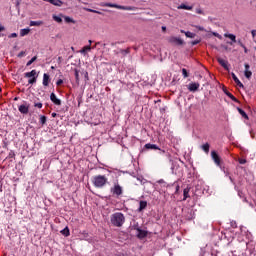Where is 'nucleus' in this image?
Returning <instances> with one entry per match:
<instances>
[{"label":"nucleus","instance_id":"9d476101","mask_svg":"<svg viewBox=\"0 0 256 256\" xmlns=\"http://www.w3.org/2000/svg\"><path fill=\"white\" fill-rule=\"evenodd\" d=\"M211 157L216 165H221V157H219V154L215 150L211 152Z\"/></svg>","mask_w":256,"mask_h":256},{"label":"nucleus","instance_id":"bb28decb","mask_svg":"<svg viewBox=\"0 0 256 256\" xmlns=\"http://www.w3.org/2000/svg\"><path fill=\"white\" fill-rule=\"evenodd\" d=\"M237 111H238V113H240V114H241V116H242L244 119H249V116L247 115V113H246V112H244V110H243V109H241V108H237Z\"/></svg>","mask_w":256,"mask_h":256},{"label":"nucleus","instance_id":"49530a36","mask_svg":"<svg viewBox=\"0 0 256 256\" xmlns=\"http://www.w3.org/2000/svg\"><path fill=\"white\" fill-rule=\"evenodd\" d=\"M213 35H214V37H217L218 39H221V36L219 35V33L214 32Z\"/></svg>","mask_w":256,"mask_h":256},{"label":"nucleus","instance_id":"f704fd0d","mask_svg":"<svg viewBox=\"0 0 256 256\" xmlns=\"http://www.w3.org/2000/svg\"><path fill=\"white\" fill-rule=\"evenodd\" d=\"M74 75H75L76 83L79 85V71L77 69L74 70Z\"/></svg>","mask_w":256,"mask_h":256},{"label":"nucleus","instance_id":"6ab92c4d","mask_svg":"<svg viewBox=\"0 0 256 256\" xmlns=\"http://www.w3.org/2000/svg\"><path fill=\"white\" fill-rule=\"evenodd\" d=\"M48 3H51V5H55L56 7H61L63 5V1L61 0H44Z\"/></svg>","mask_w":256,"mask_h":256},{"label":"nucleus","instance_id":"c85d7f7f","mask_svg":"<svg viewBox=\"0 0 256 256\" xmlns=\"http://www.w3.org/2000/svg\"><path fill=\"white\" fill-rule=\"evenodd\" d=\"M52 19H54L56 23H63V19L61 18V16L53 15Z\"/></svg>","mask_w":256,"mask_h":256},{"label":"nucleus","instance_id":"0e129e2a","mask_svg":"<svg viewBox=\"0 0 256 256\" xmlns=\"http://www.w3.org/2000/svg\"><path fill=\"white\" fill-rule=\"evenodd\" d=\"M1 91H2V89H1V87H0V93H1Z\"/></svg>","mask_w":256,"mask_h":256},{"label":"nucleus","instance_id":"473e14b6","mask_svg":"<svg viewBox=\"0 0 256 256\" xmlns=\"http://www.w3.org/2000/svg\"><path fill=\"white\" fill-rule=\"evenodd\" d=\"M185 36L188 37L189 39H194L195 33L187 31L185 32Z\"/></svg>","mask_w":256,"mask_h":256},{"label":"nucleus","instance_id":"864d4df0","mask_svg":"<svg viewBox=\"0 0 256 256\" xmlns=\"http://www.w3.org/2000/svg\"><path fill=\"white\" fill-rule=\"evenodd\" d=\"M2 31H5V27L0 25V33H2Z\"/></svg>","mask_w":256,"mask_h":256},{"label":"nucleus","instance_id":"f3484780","mask_svg":"<svg viewBox=\"0 0 256 256\" xmlns=\"http://www.w3.org/2000/svg\"><path fill=\"white\" fill-rule=\"evenodd\" d=\"M189 191H191V187L187 186L184 190H183V201H187V199H189V197H191L189 195Z\"/></svg>","mask_w":256,"mask_h":256},{"label":"nucleus","instance_id":"13d9d810","mask_svg":"<svg viewBox=\"0 0 256 256\" xmlns=\"http://www.w3.org/2000/svg\"><path fill=\"white\" fill-rule=\"evenodd\" d=\"M52 117H57V113L53 112Z\"/></svg>","mask_w":256,"mask_h":256},{"label":"nucleus","instance_id":"2f4dec72","mask_svg":"<svg viewBox=\"0 0 256 256\" xmlns=\"http://www.w3.org/2000/svg\"><path fill=\"white\" fill-rule=\"evenodd\" d=\"M6 159H15V151L10 150L8 156L6 157Z\"/></svg>","mask_w":256,"mask_h":256},{"label":"nucleus","instance_id":"6e6d98bb","mask_svg":"<svg viewBox=\"0 0 256 256\" xmlns=\"http://www.w3.org/2000/svg\"><path fill=\"white\" fill-rule=\"evenodd\" d=\"M118 256H129V255L124 254V253H120V254H118Z\"/></svg>","mask_w":256,"mask_h":256},{"label":"nucleus","instance_id":"9b49d317","mask_svg":"<svg viewBox=\"0 0 256 256\" xmlns=\"http://www.w3.org/2000/svg\"><path fill=\"white\" fill-rule=\"evenodd\" d=\"M49 83H51V76H49V74L47 73H44L42 84L44 85V87H49Z\"/></svg>","mask_w":256,"mask_h":256},{"label":"nucleus","instance_id":"ddd939ff","mask_svg":"<svg viewBox=\"0 0 256 256\" xmlns=\"http://www.w3.org/2000/svg\"><path fill=\"white\" fill-rule=\"evenodd\" d=\"M50 100L52 101V103H54V105H61V100L57 98V95H55V93L53 92L50 94Z\"/></svg>","mask_w":256,"mask_h":256},{"label":"nucleus","instance_id":"7c9ffc66","mask_svg":"<svg viewBox=\"0 0 256 256\" xmlns=\"http://www.w3.org/2000/svg\"><path fill=\"white\" fill-rule=\"evenodd\" d=\"M64 21H65L66 23H73V24L76 23L75 20H74L73 18L69 17V16H65V17H64Z\"/></svg>","mask_w":256,"mask_h":256},{"label":"nucleus","instance_id":"37998d69","mask_svg":"<svg viewBox=\"0 0 256 256\" xmlns=\"http://www.w3.org/2000/svg\"><path fill=\"white\" fill-rule=\"evenodd\" d=\"M236 42H238V45H240V47H245V44H243V41H241V39H238Z\"/></svg>","mask_w":256,"mask_h":256},{"label":"nucleus","instance_id":"a211bd4d","mask_svg":"<svg viewBox=\"0 0 256 256\" xmlns=\"http://www.w3.org/2000/svg\"><path fill=\"white\" fill-rule=\"evenodd\" d=\"M144 209H147V201L141 200L139 202L138 213H141V211H144Z\"/></svg>","mask_w":256,"mask_h":256},{"label":"nucleus","instance_id":"e2e57ef3","mask_svg":"<svg viewBox=\"0 0 256 256\" xmlns=\"http://www.w3.org/2000/svg\"><path fill=\"white\" fill-rule=\"evenodd\" d=\"M95 47H97V45H95V46H93V47H91L92 49H95Z\"/></svg>","mask_w":256,"mask_h":256},{"label":"nucleus","instance_id":"dca6fc26","mask_svg":"<svg viewBox=\"0 0 256 256\" xmlns=\"http://www.w3.org/2000/svg\"><path fill=\"white\" fill-rule=\"evenodd\" d=\"M138 234L137 237L138 239H145L147 237V231L141 230V228H137Z\"/></svg>","mask_w":256,"mask_h":256},{"label":"nucleus","instance_id":"c756f323","mask_svg":"<svg viewBox=\"0 0 256 256\" xmlns=\"http://www.w3.org/2000/svg\"><path fill=\"white\" fill-rule=\"evenodd\" d=\"M120 53L125 57V55H129V53H131V49L130 48H127L125 50L120 49Z\"/></svg>","mask_w":256,"mask_h":256},{"label":"nucleus","instance_id":"bf43d9fd","mask_svg":"<svg viewBox=\"0 0 256 256\" xmlns=\"http://www.w3.org/2000/svg\"><path fill=\"white\" fill-rule=\"evenodd\" d=\"M88 43H89V45H90V47H91V43H93V41L89 40Z\"/></svg>","mask_w":256,"mask_h":256},{"label":"nucleus","instance_id":"052dcab7","mask_svg":"<svg viewBox=\"0 0 256 256\" xmlns=\"http://www.w3.org/2000/svg\"><path fill=\"white\" fill-rule=\"evenodd\" d=\"M180 33H184L185 34L186 32H185V30H180Z\"/></svg>","mask_w":256,"mask_h":256},{"label":"nucleus","instance_id":"4c0bfd02","mask_svg":"<svg viewBox=\"0 0 256 256\" xmlns=\"http://www.w3.org/2000/svg\"><path fill=\"white\" fill-rule=\"evenodd\" d=\"M34 107H37V109H43V103L41 102L34 103Z\"/></svg>","mask_w":256,"mask_h":256},{"label":"nucleus","instance_id":"72a5a7b5","mask_svg":"<svg viewBox=\"0 0 256 256\" xmlns=\"http://www.w3.org/2000/svg\"><path fill=\"white\" fill-rule=\"evenodd\" d=\"M209 148H210L209 143H205L204 145H202V149H203L204 152H206V153H209Z\"/></svg>","mask_w":256,"mask_h":256},{"label":"nucleus","instance_id":"cd10ccee","mask_svg":"<svg viewBox=\"0 0 256 256\" xmlns=\"http://www.w3.org/2000/svg\"><path fill=\"white\" fill-rule=\"evenodd\" d=\"M35 61H37V56L32 57L31 60H29L26 63V67H31V65H33V63H35Z\"/></svg>","mask_w":256,"mask_h":256},{"label":"nucleus","instance_id":"c9c22d12","mask_svg":"<svg viewBox=\"0 0 256 256\" xmlns=\"http://www.w3.org/2000/svg\"><path fill=\"white\" fill-rule=\"evenodd\" d=\"M40 123L41 125H45V123H47V117L46 116H40Z\"/></svg>","mask_w":256,"mask_h":256},{"label":"nucleus","instance_id":"a878e982","mask_svg":"<svg viewBox=\"0 0 256 256\" xmlns=\"http://www.w3.org/2000/svg\"><path fill=\"white\" fill-rule=\"evenodd\" d=\"M31 30L29 29V28H24V29H21L20 30V36L21 37H25V35H29V32H30Z\"/></svg>","mask_w":256,"mask_h":256},{"label":"nucleus","instance_id":"de8ad7c7","mask_svg":"<svg viewBox=\"0 0 256 256\" xmlns=\"http://www.w3.org/2000/svg\"><path fill=\"white\" fill-rule=\"evenodd\" d=\"M9 37L12 38V39H14L15 37H17V33H12V34H10Z\"/></svg>","mask_w":256,"mask_h":256},{"label":"nucleus","instance_id":"e433bc0d","mask_svg":"<svg viewBox=\"0 0 256 256\" xmlns=\"http://www.w3.org/2000/svg\"><path fill=\"white\" fill-rule=\"evenodd\" d=\"M182 75H183L184 79H187V77H189V72H187V69H185V68L182 69Z\"/></svg>","mask_w":256,"mask_h":256},{"label":"nucleus","instance_id":"c03bdc74","mask_svg":"<svg viewBox=\"0 0 256 256\" xmlns=\"http://www.w3.org/2000/svg\"><path fill=\"white\" fill-rule=\"evenodd\" d=\"M26 55V52L25 51H21L19 54H18V57L21 58V57H25Z\"/></svg>","mask_w":256,"mask_h":256},{"label":"nucleus","instance_id":"39448f33","mask_svg":"<svg viewBox=\"0 0 256 256\" xmlns=\"http://www.w3.org/2000/svg\"><path fill=\"white\" fill-rule=\"evenodd\" d=\"M29 107H30L29 103L24 101L23 104L18 107V111H20L22 115H27L29 113Z\"/></svg>","mask_w":256,"mask_h":256},{"label":"nucleus","instance_id":"4d7b16f0","mask_svg":"<svg viewBox=\"0 0 256 256\" xmlns=\"http://www.w3.org/2000/svg\"><path fill=\"white\" fill-rule=\"evenodd\" d=\"M162 31H167V27L162 26Z\"/></svg>","mask_w":256,"mask_h":256},{"label":"nucleus","instance_id":"2eb2a0df","mask_svg":"<svg viewBox=\"0 0 256 256\" xmlns=\"http://www.w3.org/2000/svg\"><path fill=\"white\" fill-rule=\"evenodd\" d=\"M223 91H224L225 95H227V97H229V99H231L232 101H234V103H239V100H238L236 97H234V95L231 94V92L227 91L226 88L223 89Z\"/></svg>","mask_w":256,"mask_h":256},{"label":"nucleus","instance_id":"f03ea898","mask_svg":"<svg viewBox=\"0 0 256 256\" xmlns=\"http://www.w3.org/2000/svg\"><path fill=\"white\" fill-rule=\"evenodd\" d=\"M110 222L114 227H123L125 215L121 212H116L110 216Z\"/></svg>","mask_w":256,"mask_h":256},{"label":"nucleus","instance_id":"09e8293b","mask_svg":"<svg viewBox=\"0 0 256 256\" xmlns=\"http://www.w3.org/2000/svg\"><path fill=\"white\" fill-rule=\"evenodd\" d=\"M251 35H252V37H256V30H252Z\"/></svg>","mask_w":256,"mask_h":256},{"label":"nucleus","instance_id":"4468645a","mask_svg":"<svg viewBox=\"0 0 256 256\" xmlns=\"http://www.w3.org/2000/svg\"><path fill=\"white\" fill-rule=\"evenodd\" d=\"M232 79H233V81L236 83V85L238 86V87H240L241 89H244V85H243V83L239 80V78L237 77V75H235V73H232Z\"/></svg>","mask_w":256,"mask_h":256},{"label":"nucleus","instance_id":"aec40b11","mask_svg":"<svg viewBox=\"0 0 256 256\" xmlns=\"http://www.w3.org/2000/svg\"><path fill=\"white\" fill-rule=\"evenodd\" d=\"M224 37H226L227 39H230L232 43H237V36H235V34L225 33Z\"/></svg>","mask_w":256,"mask_h":256},{"label":"nucleus","instance_id":"0eeeda50","mask_svg":"<svg viewBox=\"0 0 256 256\" xmlns=\"http://www.w3.org/2000/svg\"><path fill=\"white\" fill-rule=\"evenodd\" d=\"M199 87H201V84H199V82H192L188 85V91L195 93V91H199Z\"/></svg>","mask_w":256,"mask_h":256},{"label":"nucleus","instance_id":"ea45409f","mask_svg":"<svg viewBox=\"0 0 256 256\" xmlns=\"http://www.w3.org/2000/svg\"><path fill=\"white\" fill-rule=\"evenodd\" d=\"M238 163H239L240 165H245V163H247V160H246V159H243V158H240V159H238Z\"/></svg>","mask_w":256,"mask_h":256},{"label":"nucleus","instance_id":"79ce46f5","mask_svg":"<svg viewBox=\"0 0 256 256\" xmlns=\"http://www.w3.org/2000/svg\"><path fill=\"white\" fill-rule=\"evenodd\" d=\"M56 85H57V87L63 85V79L57 80Z\"/></svg>","mask_w":256,"mask_h":256},{"label":"nucleus","instance_id":"58836bf2","mask_svg":"<svg viewBox=\"0 0 256 256\" xmlns=\"http://www.w3.org/2000/svg\"><path fill=\"white\" fill-rule=\"evenodd\" d=\"M196 13L198 15H205V12H203V10L201 8H196Z\"/></svg>","mask_w":256,"mask_h":256},{"label":"nucleus","instance_id":"603ef678","mask_svg":"<svg viewBox=\"0 0 256 256\" xmlns=\"http://www.w3.org/2000/svg\"><path fill=\"white\" fill-rule=\"evenodd\" d=\"M85 79H87V81H89V73L85 72Z\"/></svg>","mask_w":256,"mask_h":256},{"label":"nucleus","instance_id":"b1692460","mask_svg":"<svg viewBox=\"0 0 256 256\" xmlns=\"http://www.w3.org/2000/svg\"><path fill=\"white\" fill-rule=\"evenodd\" d=\"M145 149H155V150H159V146H157L156 144H151V143H147L145 144Z\"/></svg>","mask_w":256,"mask_h":256},{"label":"nucleus","instance_id":"7ed1b4c3","mask_svg":"<svg viewBox=\"0 0 256 256\" xmlns=\"http://www.w3.org/2000/svg\"><path fill=\"white\" fill-rule=\"evenodd\" d=\"M24 77L28 80L29 85H35L37 83V78L39 77V74L37 73V70H32L30 72L24 73Z\"/></svg>","mask_w":256,"mask_h":256},{"label":"nucleus","instance_id":"f8f14e48","mask_svg":"<svg viewBox=\"0 0 256 256\" xmlns=\"http://www.w3.org/2000/svg\"><path fill=\"white\" fill-rule=\"evenodd\" d=\"M244 67H245L244 75L246 79H251V76L253 75V72L249 70L251 66H249V64H245Z\"/></svg>","mask_w":256,"mask_h":256},{"label":"nucleus","instance_id":"423d86ee","mask_svg":"<svg viewBox=\"0 0 256 256\" xmlns=\"http://www.w3.org/2000/svg\"><path fill=\"white\" fill-rule=\"evenodd\" d=\"M106 7H112L114 9H121L123 11H131V7H126V6H121L118 4H113V3H106Z\"/></svg>","mask_w":256,"mask_h":256},{"label":"nucleus","instance_id":"a19ab883","mask_svg":"<svg viewBox=\"0 0 256 256\" xmlns=\"http://www.w3.org/2000/svg\"><path fill=\"white\" fill-rule=\"evenodd\" d=\"M199 43H201V39L192 41L191 45L195 46V45H199Z\"/></svg>","mask_w":256,"mask_h":256},{"label":"nucleus","instance_id":"4be33fe9","mask_svg":"<svg viewBox=\"0 0 256 256\" xmlns=\"http://www.w3.org/2000/svg\"><path fill=\"white\" fill-rule=\"evenodd\" d=\"M177 9H185L186 11H193V6H187L186 4H181Z\"/></svg>","mask_w":256,"mask_h":256},{"label":"nucleus","instance_id":"6e6552de","mask_svg":"<svg viewBox=\"0 0 256 256\" xmlns=\"http://www.w3.org/2000/svg\"><path fill=\"white\" fill-rule=\"evenodd\" d=\"M169 43H173L174 45H183L184 41L181 38H177L175 36H171L168 39Z\"/></svg>","mask_w":256,"mask_h":256},{"label":"nucleus","instance_id":"8fccbe9b","mask_svg":"<svg viewBox=\"0 0 256 256\" xmlns=\"http://www.w3.org/2000/svg\"><path fill=\"white\" fill-rule=\"evenodd\" d=\"M179 189H180L179 185H176V190H175L176 195H177V193H179Z\"/></svg>","mask_w":256,"mask_h":256},{"label":"nucleus","instance_id":"f257e3e1","mask_svg":"<svg viewBox=\"0 0 256 256\" xmlns=\"http://www.w3.org/2000/svg\"><path fill=\"white\" fill-rule=\"evenodd\" d=\"M91 181L96 189H103V187H105L107 183H109V179H107V176L101 174L93 176Z\"/></svg>","mask_w":256,"mask_h":256},{"label":"nucleus","instance_id":"1a4fd4ad","mask_svg":"<svg viewBox=\"0 0 256 256\" xmlns=\"http://www.w3.org/2000/svg\"><path fill=\"white\" fill-rule=\"evenodd\" d=\"M217 61L225 71H229V61L223 59V58H217Z\"/></svg>","mask_w":256,"mask_h":256},{"label":"nucleus","instance_id":"680f3d73","mask_svg":"<svg viewBox=\"0 0 256 256\" xmlns=\"http://www.w3.org/2000/svg\"><path fill=\"white\" fill-rule=\"evenodd\" d=\"M229 179H230V181H233V178L231 176L229 177Z\"/></svg>","mask_w":256,"mask_h":256},{"label":"nucleus","instance_id":"393cba45","mask_svg":"<svg viewBox=\"0 0 256 256\" xmlns=\"http://www.w3.org/2000/svg\"><path fill=\"white\" fill-rule=\"evenodd\" d=\"M60 233L64 235V237H69V235H71V232L69 231V227H65L62 231H60Z\"/></svg>","mask_w":256,"mask_h":256},{"label":"nucleus","instance_id":"20e7f679","mask_svg":"<svg viewBox=\"0 0 256 256\" xmlns=\"http://www.w3.org/2000/svg\"><path fill=\"white\" fill-rule=\"evenodd\" d=\"M110 193L116 197H121V195H123V187L119 182H115L114 186L110 189Z\"/></svg>","mask_w":256,"mask_h":256},{"label":"nucleus","instance_id":"a18cd8bd","mask_svg":"<svg viewBox=\"0 0 256 256\" xmlns=\"http://www.w3.org/2000/svg\"><path fill=\"white\" fill-rule=\"evenodd\" d=\"M196 29H198V31H205V28L202 26H195Z\"/></svg>","mask_w":256,"mask_h":256},{"label":"nucleus","instance_id":"412c9836","mask_svg":"<svg viewBox=\"0 0 256 256\" xmlns=\"http://www.w3.org/2000/svg\"><path fill=\"white\" fill-rule=\"evenodd\" d=\"M43 21L38 20V21H30V27H41L43 25Z\"/></svg>","mask_w":256,"mask_h":256},{"label":"nucleus","instance_id":"5fc2aeb1","mask_svg":"<svg viewBox=\"0 0 256 256\" xmlns=\"http://www.w3.org/2000/svg\"><path fill=\"white\" fill-rule=\"evenodd\" d=\"M242 49H244V53H247V47L245 45L242 47Z\"/></svg>","mask_w":256,"mask_h":256},{"label":"nucleus","instance_id":"5701e85b","mask_svg":"<svg viewBox=\"0 0 256 256\" xmlns=\"http://www.w3.org/2000/svg\"><path fill=\"white\" fill-rule=\"evenodd\" d=\"M91 45H87V46H84L81 50H80V53L82 55H87V51H91Z\"/></svg>","mask_w":256,"mask_h":256},{"label":"nucleus","instance_id":"3c124183","mask_svg":"<svg viewBox=\"0 0 256 256\" xmlns=\"http://www.w3.org/2000/svg\"><path fill=\"white\" fill-rule=\"evenodd\" d=\"M88 11H90V13H99V14H101V12H97V11L92 10V9H88Z\"/></svg>","mask_w":256,"mask_h":256}]
</instances>
